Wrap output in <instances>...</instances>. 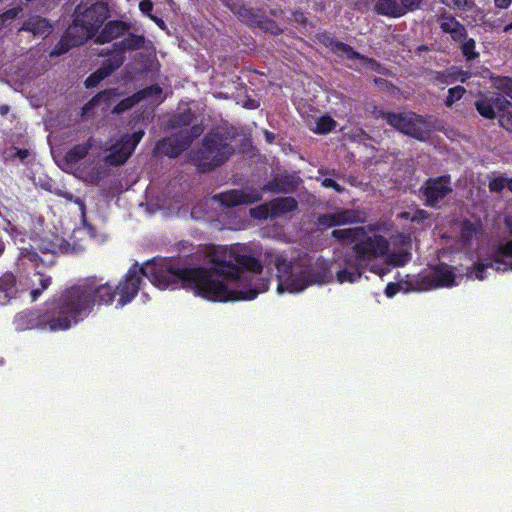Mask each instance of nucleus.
<instances>
[{"mask_svg": "<svg viewBox=\"0 0 512 512\" xmlns=\"http://www.w3.org/2000/svg\"><path fill=\"white\" fill-rule=\"evenodd\" d=\"M222 3L228 7L235 15L237 13V9L242 6L238 0H222Z\"/></svg>", "mask_w": 512, "mask_h": 512, "instance_id": "obj_61", "label": "nucleus"}, {"mask_svg": "<svg viewBox=\"0 0 512 512\" xmlns=\"http://www.w3.org/2000/svg\"><path fill=\"white\" fill-rule=\"evenodd\" d=\"M125 61V56L119 54L118 52H114L111 57H108L104 60L98 70L107 78L114 71L119 69Z\"/></svg>", "mask_w": 512, "mask_h": 512, "instance_id": "obj_33", "label": "nucleus"}, {"mask_svg": "<svg viewBox=\"0 0 512 512\" xmlns=\"http://www.w3.org/2000/svg\"><path fill=\"white\" fill-rule=\"evenodd\" d=\"M266 261L277 270L278 290L298 293L313 284H320L324 274L311 263L291 262L285 256L266 253Z\"/></svg>", "mask_w": 512, "mask_h": 512, "instance_id": "obj_3", "label": "nucleus"}, {"mask_svg": "<svg viewBox=\"0 0 512 512\" xmlns=\"http://www.w3.org/2000/svg\"><path fill=\"white\" fill-rule=\"evenodd\" d=\"M161 94L162 88L158 84L150 85L137 92L140 101L150 97H159Z\"/></svg>", "mask_w": 512, "mask_h": 512, "instance_id": "obj_46", "label": "nucleus"}, {"mask_svg": "<svg viewBox=\"0 0 512 512\" xmlns=\"http://www.w3.org/2000/svg\"><path fill=\"white\" fill-rule=\"evenodd\" d=\"M440 29L446 34H450L454 42H463L467 39L468 32L465 26L460 23L455 16L448 12H443L439 15Z\"/></svg>", "mask_w": 512, "mask_h": 512, "instance_id": "obj_18", "label": "nucleus"}, {"mask_svg": "<svg viewBox=\"0 0 512 512\" xmlns=\"http://www.w3.org/2000/svg\"><path fill=\"white\" fill-rule=\"evenodd\" d=\"M60 197L64 198L68 202H74L75 204L78 205L79 210L81 212L82 223L84 226H88L87 221H86L85 202L82 199L75 197L71 192H68V191H65V192H63V194H60Z\"/></svg>", "mask_w": 512, "mask_h": 512, "instance_id": "obj_44", "label": "nucleus"}, {"mask_svg": "<svg viewBox=\"0 0 512 512\" xmlns=\"http://www.w3.org/2000/svg\"><path fill=\"white\" fill-rule=\"evenodd\" d=\"M440 2L449 8L461 10H466L468 4V0H440Z\"/></svg>", "mask_w": 512, "mask_h": 512, "instance_id": "obj_54", "label": "nucleus"}, {"mask_svg": "<svg viewBox=\"0 0 512 512\" xmlns=\"http://www.w3.org/2000/svg\"><path fill=\"white\" fill-rule=\"evenodd\" d=\"M129 145L120 138L111 146L110 153L105 156V163L111 166H119L124 164L132 155Z\"/></svg>", "mask_w": 512, "mask_h": 512, "instance_id": "obj_24", "label": "nucleus"}, {"mask_svg": "<svg viewBox=\"0 0 512 512\" xmlns=\"http://www.w3.org/2000/svg\"><path fill=\"white\" fill-rule=\"evenodd\" d=\"M355 261L366 268L367 262L385 256L389 251V242L379 234L361 237L353 246Z\"/></svg>", "mask_w": 512, "mask_h": 512, "instance_id": "obj_7", "label": "nucleus"}, {"mask_svg": "<svg viewBox=\"0 0 512 512\" xmlns=\"http://www.w3.org/2000/svg\"><path fill=\"white\" fill-rule=\"evenodd\" d=\"M365 229L363 227H354L346 229H335L332 231L331 236L341 242H358V240L365 236Z\"/></svg>", "mask_w": 512, "mask_h": 512, "instance_id": "obj_31", "label": "nucleus"}, {"mask_svg": "<svg viewBox=\"0 0 512 512\" xmlns=\"http://www.w3.org/2000/svg\"><path fill=\"white\" fill-rule=\"evenodd\" d=\"M108 299L107 287L94 278H80L48 299L41 310L18 313L15 325L18 330L67 331L89 317L95 303Z\"/></svg>", "mask_w": 512, "mask_h": 512, "instance_id": "obj_2", "label": "nucleus"}, {"mask_svg": "<svg viewBox=\"0 0 512 512\" xmlns=\"http://www.w3.org/2000/svg\"><path fill=\"white\" fill-rule=\"evenodd\" d=\"M321 184L325 188L334 189L337 193H342L345 190L343 186H341L340 184H338L335 180H333L331 178H324L322 180Z\"/></svg>", "mask_w": 512, "mask_h": 512, "instance_id": "obj_57", "label": "nucleus"}, {"mask_svg": "<svg viewBox=\"0 0 512 512\" xmlns=\"http://www.w3.org/2000/svg\"><path fill=\"white\" fill-rule=\"evenodd\" d=\"M345 262H346L347 267L343 268L337 272V274H336L337 281L339 283H344V282L353 283V282L359 280L362 276V273H363L365 267L358 265L357 262L355 261V258H353L352 256L347 257L345 259Z\"/></svg>", "mask_w": 512, "mask_h": 512, "instance_id": "obj_27", "label": "nucleus"}, {"mask_svg": "<svg viewBox=\"0 0 512 512\" xmlns=\"http://www.w3.org/2000/svg\"><path fill=\"white\" fill-rule=\"evenodd\" d=\"M429 218V213L423 209H417L410 218L411 222L421 223Z\"/></svg>", "mask_w": 512, "mask_h": 512, "instance_id": "obj_55", "label": "nucleus"}, {"mask_svg": "<svg viewBox=\"0 0 512 512\" xmlns=\"http://www.w3.org/2000/svg\"><path fill=\"white\" fill-rule=\"evenodd\" d=\"M483 233V222L479 217L466 218L460 224V238L465 245H471Z\"/></svg>", "mask_w": 512, "mask_h": 512, "instance_id": "obj_20", "label": "nucleus"}, {"mask_svg": "<svg viewBox=\"0 0 512 512\" xmlns=\"http://www.w3.org/2000/svg\"><path fill=\"white\" fill-rule=\"evenodd\" d=\"M387 123L399 132L418 141H426L431 132L432 116H422L415 112L386 113Z\"/></svg>", "mask_w": 512, "mask_h": 512, "instance_id": "obj_5", "label": "nucleus"}, {"mask_svg": "<svg viewBox=\"0 0 512 512\" xmlns=\"http://www.w3.org/2000/svg\"><path fill=\"white\" fill-rule=\"evenodd\" d=\"M73 47L77 46L72 45L71 40L65 34H63L58 43L54 46L53 50L51 51V56L63 55Z\"/></svg>", "mask_w": 512, "mask_h": 512, "instance_id": "obj_43", "label": "nucleus"}, {"mask_svg": "<svg viewBox=\"0 0 512 512\" xmlns=\"http://www.w3.org/2000/svg\"><path fill=\"white\" fill-rule=\"evenodd\" d=\"M474 105L476 111L489 120L495 119L501 110L512 107V103L499 93L481 94Z\"/></svg>", "mask_w": 512, "mask_h": 512, "instance_id": "obj_11", "label": "nucleus"}, {"mask_svg": "<svg viewBox=\"0 0 512 512\" xmlns=\"http://www.w3.org/2000/svg\"><path fill=\"white\" fill-rule=\"evenodd\" d=\"M264 14L265 13L260 10H255L254 8L246 7L242 4V6L237 9L236 16L245 25L252 28H258Z\"/></svg>", "mask_w": 512, "mask_h": 512, "instance_id": "obj_29", "label": "nucleus"}, {"mask_svg": "<svg viewBox=\"0 0 512 512\" xmlns=\"http://www.w3.org/2000/svg\"><path fill=\"white\" fill-rule=\"evenodd\" d=\"M461 43V52L467 61H472L479 57V53L476 51V42L473 38H467Z\"/></svg>", "mask_w": 512, "mask_h": 512, "instance_id": "obj_40", "label": "nucleus"}, {"mask_svg": "<svg viewBox=\"0 0 512 512\" xmlns=\"http://www.w3.org/2000/svg\"><path fill=\"white\" fill-rule=\"evenodd\" d=\"M119 96L120 93L117 88L105 89L92 97V99L86 104V107H94L102 103L110 105L112 101Z\"/></svg>", "mask_w": 512, "mask_h": 512, "instance_id": "obj_35", "label": "nucleus"}, {"mask_svg": "<svg viewBox=\"0 0 512 512\" xmlns=\"http://www.w3.org/2000/svg\"><path fill=\"white\" fill-rule=\"evenodd\" d=\"M429 75V82L433 85H450L457 81L466 83L471 78L472 73L458 66H450L442 71L430 70Z\"/></svg>", "mask_w": 512, "mask_h": 512, "instance_id": "obj_15", "label": "nucleus"}, {"mask_svg": "<svg viewBox=\"0 0 512 512\" xmlns=\"http://www.w3.org/2000/svg\"><path fill=\"white\" fill-rule=\"evenodd\" d=\"M509 179L499 176L489 181V189L491 192L500 193L505 187H508Z\"/></svg>", "mask_w": 512, "mask_h": 512, "instance_id": "obj_50", "label": "nucleus"}, {"mask_svg": "<svg viewBox=\"0 0 512 512\" xmlns=\"http://www.w3.org/2000/svg\"><path fill=\"white\" fill-rule=\"evenodd\" d=\"M512 3V0H494V4L499 9H507Z\"/></svg>", "mask_w": 512, "mask_h": 512, "instance_id": "obj_63", "label": "nucleus"}, {"mask_svg": "<svg viewBox=\"0 0 512 512\" xmlns=\"http://www.w3.org/2000/svg\"><path fill=\"white\" fill-rule=\"evenodd\" d=\"M336 126V121L330 116H322L319 118L316 124V133L326 134L331 132Z\"/></svg>", "mask_w": 512, "mask_h": 512, "instance_id": "obj_45", "label": "nucleus"}, {"mask_svg": "<svg viewBox=\"0 0 512 512\" xmlns=\"http://www.w3.org/2000/svg\"><path fill=\"white\" fill-rule=\"evenodd\" d=\"M144 134L143 130H138L132 134H124L121 138L129 145L130 151H134Z\"/></svg>", "mask_w": 512, "mask_h": 512, "instance_id": "obj_48", "label": "nucleus"}, {"mask_svg": "<svg viewBox=\"0 0 512 512\" xmlns=\"http://www.w3.org/2000/svg\"><path fill=\"white\" fill-rule=\"evenodd\" d=\"M154 4L151 0H141L139 3V10L142 12V14L146 15L148 18H150V15L152 14Z\"/></svg>", "mask_w": 512, "mask_h": 512, "instance_id": "obj_56", "label": "nucleus"}, {"mask_svg": "<svg viewBox=\"0 0 512 512\" xmlns=\"http://www.w3.org/2000/svg\"><path fill=\"white\" fill-rule=\"evenodd\" d=\"M364 219L358 210L355 209H339L333 213L321 214L317 218L320 226L335 227L346 224L361 223Z\"/></svg>", "mask_w": 512, "mask_h": 512, "instance_id": "obj_13", "label": "nucleus"}, {"mask_svg": "<svg viewBox=\"0 0 512 512\" xmlns=\"http://www.w3.org/2000/svg\"><path fill=\"white\" fill-rule=\"evenodd\" d=\"M64 34L71 40L72 45L77 47L83 45L88 39L95 38L92 31L82 22H78L75 16L72 24L68 26Z\"/></svg>", "mask_w": 512, "mask_h": 512, "instance_id": "obj_23", "label": "nucleus"}, {"mask_svg": "<svg viewBox=\"0 0 512 512\" xmlns=\"http://www.w3.org/2000/svg\"><path fill=\"white\" fill-rule=\"evenodd\" d=\"M261 261L250 254H241L238 248H230L224 258L215 257L209 267H185L166 258H154L142 266L134 263L123 279L114 286L96 275V283L107 287L108 299L95 303V307L110 306L119 294L118 305L130 303L138 294L141 276H145L155 287L165 290L179 288L192 291L209 301H248L269 289V280L260 277Z\"/></svg>", "mask_w": 512, "mask_h": 512, "instance_id": "obj_1", "label": "nucleus"}, {"mask_svg": "<svg viewBox=\"0 0 512 512\" xmlns=\"http://www.w3.org/2000/svg\"><path fill=\"white\" fill-rule=\"evenodd\" d=\"M466 93V88L461 85L448 89V95L444 101L446 107L451 108L456 102L460 101Z\"/></svg>", "mask_w": 512, "mask_h": 512, "instance_id": "obj_39", "label": "nucleus"}, {"mask_svg": "<svg viewBox=\"0 0 512 512\" xmlns=\"http://www.w3.org/2000/svg\"><path fill=\"white\" fill-rule=\"evenodd\" d=\"M74 16L78 22L85 24L95 35L108 18L109 9L103 2H96L85 9H82V4H79L75 9Z\"/></svg>", "mask_w": 512, "mask_h": 512, "instance_id": "obj_10", "label": "nucleus"}, {"mask_svg": "<svg viewBox=\"0 0 512 512\" xmlns=\"http://www.w3.org/2000/svg\"><path fill=\"white\" fill-rule=\"evenodd\" d=\"M194 118V113L188 109L171 117L169 120V125L171 128L189 126L193 122Z\"/></svg>", "mask_w": 512, "mask_h": 512, "instance_id": "obj_36", "label": "nucleus"}, {"mask_svg": "<svg viewBox=\"0 0 512 512\" xmlns=\"http://www.w3.org/2000/svg\"><path fill=\"white\" fill-rule=\"evenodd\" d=\"M15 152L12 154V157L19 158L21 161H24L29 156V150L26 148H14Z\"/></svg>", "mask_w": 512, "mask_h": 512, "instance_id": "obj_62", "label": "nucleus"}, {"mask_svg": "<svg viewBox=\"0 0 512 512\" xmlns=\"http://www.w3.org/2000/svg\"><path fill=\"white\" fill-rule=\"evenodd\" d=\"M105 78L106 77L97 69L86 78L84 84L86 88H94Z\"/></svg>", "mask_w": 512, "mask_h": 512, "instance_id": "obj_51", "label": "nucleus"}, {"mask_svg": "<svg viewBox=\"0 0 512 512\" xmlns=\"http://www.w3.org/2000/svg\"><path fill=\"white\" fill-rule=\"evenodd\" d=\"M454 285V271L447 264L440 263L432 269L430 274L417 276L414 288L420 292L439 287H452Z\"/></svg>", "mask_w": 512, "mask_h": 512, "instance_id": "obj_8", "label": "nucleus"}, {"mask_svg": "<svg viewBox=\"0 0 512 512\" xmlns=\"http://www.w3.org/2000/svg\"><path fill=\"white\" fill-rule=\"evenodd\" d=\"M374 10L378 15L400 18V3L397 0H378Z\"/></svg>", "mask_w": 512, "mask_h": 512, "instance_id": "obj_32", "label": "nucleus"}, {"mask_svg": "<svg viewBox=\"0 0 512 512\" xmlns=\"http://www.w3.org/2000/svg\"><path fill=\"white\" fill-rule=\"evenodd\" d=\"M35 276H37V281L40 287H35L31 290L30 295L32 301H36L41 293L51 285L52 281L50 276H47L40 271H37Z\"/></svg>", "mask_w": 512, "mask_h": 512, "instance_id": "obj_38", "label": "nucleus"}, {"mask_svg": "<svg viewBox=\"0 0 512 512\" xmlns=\"http://www.w3.org/2000/svg\"><path fill=\"white\" fill-rule=\"evenodd\" d=\"M214 198L223 206L235 207L259 202L262 199V194L255 188H248L246 190L231 189L215 195Z\"/></svg>", "mask_w": 512, "mask_h": 512, "instance_id": "obj_12", "label": "nucleus"}, {"mask_svg": "<svg viewBox=\"0 0 512 512\" xmlns=\"http://www.w3.org/2000/svg\"><path fill=\"white\" fill-rule=\"evenodd\" d=\"M139 102H140V100H139V97L136 92L133 95H131L125 99H122L120 102H118L116 104V106L114 107L113 112L119 114L124 111L130 110L135 105H137Z\"/></svg>", "mask_w": 512, "mask_h": 512, "instance_id": "obj_42", "label": "nucleus"}, {"mask_svg": "<svg viewBox=\"0 0 512 512\" xmlns=\"http://www.w3.org/2000/svg\"><path fill=\"white\" fill-rule=\"evenodd\" d=\"M415 285H416V277L413 279L401 281L399 283L390 282L387 284V286L385 288V294L387 297H393L399 291H404V292L417 291L418 292V289L414 288Z\"/></svg>", "mask_w": 512, "mask_h": 512, "instance_id": "obj_34", "label": "nucleus"}, {"mask_svg": "<svg viewBox=\"0 0 512 512\" xmlns=\"http://www.w3.org/2000/svg\"><path fill=\"white\" fill-rule=\"evenodd\" d=\"M494 258L492 259V262L484 264V263H477L474 264V274L475 278L482 281L486 278V269L487 268H494L493 266Z\"/></svg>", "mask_w": 512, "mask_h": 512, "instance_id": "obj_52", "label": "nucleus"}, {"mask_svg": "<svg viewBox=\"0 0 512 512\" xmlns=\"http://www.w3.org/2000/svg\"><path fill=\"white\" fill-rule=\"evenodd\" d=\"M258 28L275 36H278L283 32L278 23L274 19L267 17L265 14Z\"/></svg>", "mask_w": 512, "mask_h": 512, "instance_id": "obj_41", "label": "nucleus"}, {"mask_svg": "<svg viewBox=\"0 0 512 512\" xmlns=\"http://www.w3.org/2000/svg\"><path fill=\"white\" fill-rule=\"evenodd\" d=\"M315 40L323 46L329 48L333 53H342L347 59L359 57V52L355 51L352 46L337 40L328 31H319L315 34Z\"/></svg>", "mask_w": 512, "mask_h": 512, "instance_id": "obj_17", "label": "nucleus"}, {"mask_svg": "<svg viewBox=\"0 0 512 512\" xmlns=\"http://www.w3.org/2000/svg\"><path fill=\"white\" fill-rule=\"evenodd\" d=\"M227 140L224 134L214 131L203 137L201 147L190 153L191 162L199 172L213 171L234 154V148Z\"/></svg>", "mask_w": 512, "mask_h": 512, "instance_id": "obj_4", "label": "nucleus"}, {"mask_svg": "<svg viewBox=\"0 0 512 512\" xmlns=\"http://www.w3.org/2000/svg\"><path fill=\"white\" fill-rule=\"evenodd\" d=\"M263 205L251 210V215L255 218L266 219L270 217V208L262 209Z\"/></svg>", "mask_w": 512, "mask_h": 512, "instance_id": "obj_59", "label": "nucleus"}, {"mask_svg": "<svg viewBox=\"0 0 512 512\" xmlns=\"http://www.w3.org/2000/svg\"><path fill=\"white\" fill-rule=\"evenodd\" d=\"M191 145V139L189 137L181 136L178 133L174 134L172 137H167L159 140L156 143L155 149L170 158H177L181 155L185 150H187Z\"/></svg>", "mask_w": 512, "mask_h": 512, "instance_id": "obj_16", "label": "nucleus"}, {"mask_svg": "<svg viewBox=\"0 0 512 512\" xmlns=\"http://www.w3.org/2000/svg\"><path fill=\"white\" fill-rule=\"evenodd\" d=\"M16 277L6 272L0 277V304L5 305L17 295Z\"/></svg>", "mask_w": 512, "mask_h": 512, "instance_id": "obj_28", "label": "nucleus"}, {"mask_svg": "<svg viewBox=\"0 0 512 512\" xmlns=\"http://www.w3.org/2000/svg\"><path fill=\"white\" fill-rule=\"evenodd\" d=\"M203 132V128L200 125H193L190 129L182 130L179 132L181 136H187L191 139V143L197 137H199Z\"/></svg>", "mask_w": 512, "mask_h": 512, "instance_id": "obj_53", "label": "nucleus"}, {"mask_svg": "<svg viewBox=\"0 0 512 512\" xmlns=\"http://www.w3.org/2000/svg\"><path fill=\"white\" fill-rule=\"evenodd\" d=\"M352 60H362L369 69L380 74L384 72V67L382 66V64L379 63L374 58H370L359 53V57L353 58Z\"/></svg>", "mask_w": 512, "mask_h": 512, "instance_id": "obj_49", "label": "nucleus"}, {"mask_svg": "<svg viewBox=\"0 0 512 512\" xmlns=\"http://www.w3.org/2000/svg\"><path fill=\"white\" fill-rule=\"evenodd\" d=\"M131 29V24L123 20H109L102 25V29L95 34L94 42L97 44L110 43L125 36Z\"/></svg>", "mask_w": 512, "mask_h": 512, "instance_id": "obj_14", "label": "nucleus"}, {"mask_svg": "<svg viewBox=\"0 0 512 512\" xmlns=\"http://www.w3.org/2000/svg\"><path fill=\"white\" fill-rule=\"evenodd\" d=\"M270 208V217L278 218L298 208V202L294 197H278L263 204L262 209Z\"/></svg>", "mask_w": 512, "mask_h": 512, "instance_id": "obj_21", "label": "nucleus"}, {"mask_svg": "<svg viewBox=\"0 0 512 512\" xmlns=\"http://www.w3.org/2000/svg\"><path fill=\"white\" fill-rule=\"evenodd\" d=\"M493 87L512 99V77L495 76L491 77Z\"/></svg>", "mask_w": 512, "mask_h": 512, "instance_id": "obj_37", "label": "nucleus"}, {"mask_svg": "<svg viewBox=\"0 0 512 512\" xmlns=\"http://www.w3.org/2000/svg\"><path fill=\"white\" fill-rule=\"evenodd\" d=\"M149 19L152 20L160 29H166V24L163 19L157 17L156 15H150Z\"/></svg>", "mask_w": 512, "mask_h": 512, "instance_id": "obj_64", "label": "nucleus"}, {"mask_svg": "<svg viewBox=\"0 0 512 512\" xmlns=\"http://www.w3.org/2000/svg\"><path fill=\"white\" fill-rule=\"evenodd\" d=\"M292 20L299 24V25H302V26H306L307 25V17L305 16L304 12H302L301 10H294L292 11Z\"/></svg>", "mask_w": 512, "mask_h": 512, "instance_id": "obj_60", "label": "nucleus"}, {"mask_svg": "<svg viewBox=\"0 0 512 512\" xmlns=\"http://www.w3.org/2000/svg\"><path fill=\"white\" fill-rule=\"evenodd\" d=\"M120 41L113 43V51L125 56L126 52L145 48L146 37L143 34L127 33Z\"/></svg>", "mask_w": 512, "mask_h": 512, "instance_id": "obj_22", "label": "nucleus"}, {"mask_svg": "<svg viewBox=\"0 0 512 512\" xmlns=\"http://www.w3.org/2000/svg\"><path fill=\"white\" fill-rule=\"evenodd\" d=\"M299 185V178L292 175H277L263 185L262 191L279 193H292Z\"/></svg>", "mask_w": 512, "mask_h": 512, "instance_id": "obj_19", "label": "nucleus"}, {"mask_svg": "<svg viewBox=\"0 0 512 512\" xmlns=\"http://www.w3.org/2000/svg\"><path fill=\"white\" fill-rule=\"evenodd\" d=\"M452 190L451 176L448 174L429 178L420 188L425 204L429 207H436Z\"/></svg>", "mask_w": 512, "mask_h": 512, "instance_id": "obj_9", "label": "nucleus"}, {"mask_svg": "<svg viewBox=\"0 0 512 512\" xmlns=\"http://www.w3.org/2000/svg\"><path fill=\"white\" fill-rule=\"evenodd\" d=\"M48 20L42 17H31L23 23L21 30L33 33V35L47 36L51 32Z\"/></svg>", "mask_w": 512, "mask_h": 512, "instance_id": "obj_30", "label": "nucleus"}, {"mask_svg": "<svg viewBox=\"0 0 512 512\" xmlns=\"http://www.w3.org/2000/svg\"><path fill=\"white\" fill-rule=\"evenodd\" d=\"M21 11H22V8L19 6L10 8V9L6 10L5 12H3V14L1 15V18L3 21L13 20L19 15V13Z\"/></svg>", "mask_w": 512, "mask_h": 512, "instance_id": "obj_58", "label": "nucleus"}, {"mask_svg": "<svg viewBox=\"0 0 512 512\" xmlns=\"http://www.w3.org/2000/svg\"><path fill=\"white\" fill-rule=\"evenodd\" d=\"M66 251V243L63 238L53 235L52 238L41 237L34 240V244L26 251L25 257L34 262L36 267L40 264L50 267L56 263L60 253Z\"/></svg>", "mask_w": 512, "mask_h": 512, "instance_id": "obj_6", "label": "nucleus"}, {"mask_svg": "<svg viewBox=\"0 0 512 512\" xmlns=\"http://www.w3.org/2000/svg\"><path fill=\"white\" fill-rule=\"evenodd\" d=\"M505 224L512 236V220H506ZM494 262L495 264H506L507 267L504 270L512 271V240H508L496 246Z\"/></svg>", "mask_w": 512, "mask_h": 512, "instance_id": "obj_25", "label": "nucleus"}, {"mask_svg": "<svg viewBox=\"0 0 512 512\" xmlns=\"http://www.w3.org/2000/svg\"><path fill=\"white\" fill-rule=\"evenodd\" d=\"M423 0H400V17L421 8Z\"/></svg>", "mask_w": 512, "mask_h": 512, "instance_id": "obj_47", "label": "nucleus"}, {"mask_svg": "<svg viewBox=\"0 0 512 512\" xmlns=\"http://www.w3.org/2000/svg\"><path fill=\"white\" fill-rule=\"evenodd\" d=\"M94 146L95 139L93 137H89L84 143L74 145L65 153V163L70 166L77 164L88 155Z\"/></svg>", "mask_w": 512, "mask_h": 512, "instance_id": "obj_26", "label": "nucleus"}]
</instances>
